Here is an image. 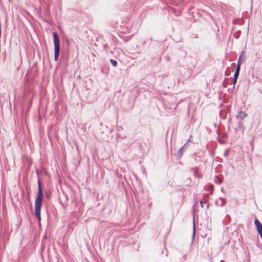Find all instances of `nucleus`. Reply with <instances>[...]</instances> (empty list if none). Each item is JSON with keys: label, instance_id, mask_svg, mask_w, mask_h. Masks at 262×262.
Instances as JSON below:
<instances>
[{"label": "nucleus", "instance_id": "1", "mask_svg": "<svg viewBox=\"0 0 262 262\" xmlns=\"http://www.w3.org/2000/svg\"><path fill=\"white\" fill-rule=\"evenodd\" d=\"M38 192L35 203V214L39 222H40L41 220L40 210L43 199V192L40 182L38 181Z\"/></svg>", "mask_w": 262, "mask_h": 262}, {"label": "nucleus", "instance_id": "2", "mask_svg": "<svg viewBox=\"0 0 262 262\" xmlns=\"http://www.w3.org/2000/svg\"><path fill=\"white\" fill-rule=\"evenodd\" d=\"M54 45V59L57 61L58 59L59 52H60V43L59 39L57 34L56 32H53Z\"/></svg>", "mask_w": 262, "mask_h": 262}, {"label": "nucleus", "instance_id": "3", "mask_svg": "<svg viewBox=\"0 0 262 262\" xmlns=\"http://www.w3.org/2000/svg\"><path fill=\"white\" fill-rule=\"evenodd\" d=\"M254 223L257 232L262 238V224L257 219L255 220Z\"/></svg>", "mask_w": 262, "mask_h": 262}, {"label": "nucleus", "instance_id": "4", "mask_svg": "<svg viewBox=\"0 0 262 262\" xmlns=\"http://www.w3.org/2000/svg\"><path fill=\"white\" fill-rule=\"evenodd\" d=\"M110 62H111V63L112 64V65L114 67H116L117 66V62L116 60H113V59H111Z\"/></svg>", "mask_w": 262, "mask_h": 262}, {"label": "nucleus", "instance_id": "5", "mask_svg": "<svg viewBox=\"0 0 262 262\" xmlns=\"http://www.w3.org/2000/svg\"><path fill=\"white\" fill-rule=\"evenodd\" d=\"M219 201H222V204H221V206H223L224 205V204H225L226 203V200L223 199V198H220V199L219 200Z\"/></svg>", "mask_w": 262, "mask_h": 262}, {"label": "nucleus", "instance_id": "6", "mask_svg": "<svg viewBox=\"0 0 262 262\" xmlns=\"http://www.w3.org/2000/svg\"><path fill=\"white\" fill-rule=\"evenodd\" d=\"M239 72H237V71H235V73H234V79H237V77L238 76V75H239Z\"/></svg>", "mask_w": 262, "mask_h": 262}, {"label": "nucleus", "instance_id": "7", "mask_svg": "<svg viewBox=\"0 0 262 262\" xmlns=\"http://www.w3.org/2000/svg\"><path fill=\"white\" fill-rule=\"evenodd\" d=\"M195 235V226H194V220H193V237Z\"/></svg>", "mask_w": 262, "mask_h": 262}, {"label": "nucleus", "instance_id": "8", "mask_svg": "<svg viewBox=\"0 0 262 262\" xmlns=\"http://www.w3.org/2000/svg\"><path fill=\"white\" fill-rule=\"evenodd\" d=\"M239 70H240V65L239 63H238L235 71H237V72H239Z\"/></svg>", "mask_w": 262, "mask_h": 262}, {"label": "nucleus", "instance_id": "9", "mask_svg": "<svg viewBox=\"0 0 262 262\" xmlns=\"http://www.w3.org/2000/svg\"><path fill=\"white\" fill-rule=\"evenodd\" d=\"M241 114L242 115V116H243L244 117H246L247 116L246 114L245 113H241Z\"/></svg>", "mask_w": 262, "mask_h": 262}, {"label": "nucleus", "instance_id": "10", "mask_svg": "<svg viewBox=\"0 0 262 262\" xmlns=\"http://www.w3.org/2000/svg\"><path fill=\"white\" fill-rule=\"evenodd\" d=\"M236 80H237V79H234V82H233V83H234V84H235V83L236 82Z\"/></svg>", "mask_w": 262, "mask_h": 262}, {"label": "nucleus", "instance_id": "11", "mask_svg": "<svg viewBox=\"0 0 262 262\" xmlns=\"http://www.w3.org/2000/svg\"><path fill=\"white\" fill-rule=\"evenodd\" d=\"M183 148H184V147H183L182 148H181L179 150V152H182V150H183Z\"/></svg>", "mask_w": 262, "mask_h": 262}, {"label": "nucleus", "instance_id": "12", "mask_svg": "<svg viewBox=\"0 0 262 262\" xmlns=\"http://www.w3.org/2000/svg\"><path fill=\"white\" fill-rule=\"evenodd\" d=\"M200 204H201V206L203 207V202H202V201H200Z\"/></svg>", "mask_w": 262, "mask_h": 262}, {"label": "nucleus", "instance_id": "13", "mask_svg": "<svg viewBox=\"0 0 262 262\" xmlns=\"http://www.w3.org/2000/svg\"><path fill=\"white\" fill-rule=\"evenodd\" d=\"M221 182H222V180H219V183H221Z\"/></svg>", "mask_w": 262, "mask_h": 262}, {"label": "nucleus", "instance_id": "14", "mask_svg": "<svg viewBox=\"0 0 262 262\" xmlns=\"http://www.w3.org/2000/svg\"><path fill=\"white\" fill-rule=\"evenodd\" d=\"M227 154V152L225 154V156H226Z\"/></svg>", "mask_w": 262, "mask_h": 262}]
</instances>
